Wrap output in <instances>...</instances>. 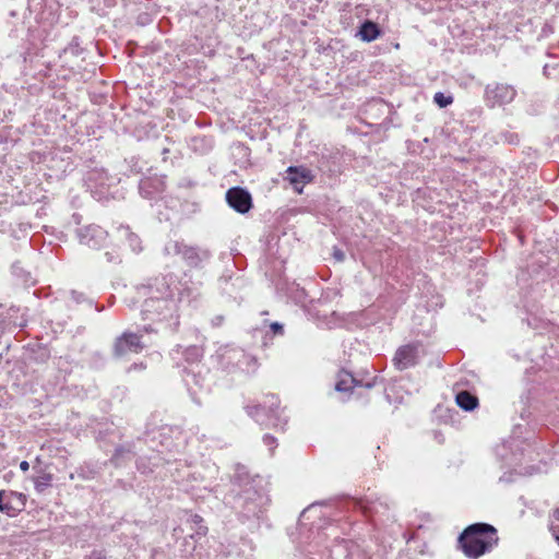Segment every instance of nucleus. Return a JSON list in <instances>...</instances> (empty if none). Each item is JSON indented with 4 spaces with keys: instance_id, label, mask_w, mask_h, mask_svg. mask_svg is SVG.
<instances>
[{
    "instance_id": "nucleus-16",
    "label": "nucleus",
    "mask_w": 559,
    "mask_h": 559,
    "mask_svg": "<svg viewBox=\"0 0 559 559\" xmlns=\"http://www.w3.org/2000/svg\"><path fill=\"white\" fill-rule=\"evenodd\" d=\"M106 552L102 549H95L93 550L88 556L87 559H106Z\"/></svg>"
},
{
    "instance_id": "nucleus-9",
    "label": "nucleus",
    "mask_w": 559,
    "mask_h": 559,
    "mask_svg": "<svg viewBox=\"0 0 559 559\" xmlns=\"http://www.w3.org/2000/svg\"><path fill=\"white\" fill-rule=\"evenodd\" d=\"M287 174L289 182L294 186L295 190L298 193L302 192V187L306 183H309L312 181L313 176L311 174V170L306 167H296L290 166L287 168Z\"/></svg>"
},
{
    "instance_id": "nucleus-12",
    "label": "nucleus",
    "mask_w": 559,
    "mask_h": 559,
    "mask_svg": "<svg viewBox=\"0 0 559 559\" xmlns=\"http://www.w3.org/2000/svg\"><path fill=\"white\" fill-rule=\"evenodd\" d=\"M356 385L355 378L347 371H340L337 374V381L335 384V389L338 392H347L350 391Z\"/></svg>"
},
{
    "instance_id": "nucleus-5",
    "label": "nucleus",
    "mask_w": 559,
    "mask_h": 559,
    "mask_svg": "<svg viewBox=\"0 0 559 559\" xmlns=\"http://www.w3.org/2000/svg\"><path fill=\"white\" fill-rule=\"evenodd\" d=\"M514 96L515 90L503 83L489 84L485 90V99L491 107L508 104L513 100Z\"/></svg>"
},
{
    "instance_id": "nucleus-21",
    "label": "nucleus",
    "mask_w": 559,
    "mask_h": 559,
    "mask_svg": "<svg viewBox=\"0 0 559 559\" xmlns=\"http://www.w3.org/2000/svg\"><path fill=\"white\" fill-rule=\"evenodd\" d=\"M552 518L557 522V524H559V508L554 510Z\"/></svg>"
},
{
    "instance_id": "nucleus-8",
    "label": "nucleus",
    "mask_w": 559,
    "mask_h": 559,
    "mask_svg": "<svg viewBox=\"0 0 559 559\" xmlns=\"http://www.w3.org/2000/svg\"><path fill=\"white\" fill-rule=\"evenodd\" d=\"M418 345L406 344L397 348L394 357L393 365L397 370H405L414 367L417 364Z\"/></svg>"
},
{
    "instance_id": "nucleus-4",
    "label": "nucleus",
    "mask_w": 559,
    "mask_h": 559,
    "mask_svg": "<svg viewBox=\"0 0 559 559\" xmlns=\"http://www.w3.org/2000/svg\"><path fill=\"white\" fill-rule=\"evenodd\" d=\"M144 347L141 334L126 331L115 340L112 353L116 357H123L129 354H139Z\"/></svg>"
},
{
    "instance_id": "nucleus-15",
    "label": "nucleus",
    "mask_w": 559,
    "mask_h": 559,
    "mask_svg": "<svg viewBox=\"0 0 559 559\" xmlns=\"http://www.w3.org/2000/svg\"><path fill=\"white\" fill-rule=\"evenodd\" d=\"M51 479L52 477L50 474H45L43 477L37 478L35 480V489L38 492H43L47 487L50 486Z\"/></svg>"
},
{
    "instance_id": "nucleus-17",
    "label": "nucleus",
    "mask_w": 559,
    "mask_h": 559,
    "mask_svg": "<svg viewBox=\"0 0 559 559\" xmlns=\"http://www.w3.org/2000/svg\"><path fill=\"white\" fill-rule=\"evenodd\" d=\"M549 531L551 532L554 538L556 539V542L559 545V524H554V523L550 524Z\"/></svg>"
},
{
    "instance_id": "nucleus-3",
    "label": "nucleus",
    "mask_w": 559,
    "mask_h": 559,
    "mask_svg": "<svg viewBox=\"0 0 559 559\" xmlns=\"http://www.w3.org/2000/svg\"><path fill=\"white\" fill-rule=\"evenodd\" d=\"M281 405L280 397L276 394L269 393L261 400L246 406L247 414L261 425H267L277 417Z\"/></svg>"
},
{
    "instance_id": "nucleus-7",
    "label": "nucleus",
    "mask_w": 559,
    "mask_h": 559,
    "mask_svg": "<svg viewBox=\"0 0 559 559\" xmlns=\"http://www.w3.org/2000/svg\"><path fill=\"white\" fill-rule=\"evenodd\" d=\"M226 201L231 209L240 214L248 213L252 207L251 194L240 187L228 189L226 192Z\"/></svg>"
},
{
    "instance_id": "nucleus-2",
    "label": "nucleus",
    "mask_w": 559,
    "mask_h": 559,
    "mask_svg": "<svg viewBox=\"0 0 559 559\" xmlns=\"http://www.w3.org/2000/svg\"><path fill=\"white\" fill-rule=\"evenodd\" d=\"M499 544L498 531L488 523L466 526L457 538V548L469 559H478Z\"/></svg>"
},
{
    "instance_id": "nucleus-18",
    "label": "nucleus",
    "mask_w": 559,
    "mask_h": 559,
    "mask_svg": "<svg viewBox=\"0 0 559 559\" xmlns=\"http://www.w3.org/2000/svg\"><path fill=\"white\" fill-rule=\"evenodd\" d=\"M333 257L336 261L342 262L345 259V253L341 249L335 247L333 249Z\"/></svg>"
},
{
    "instance_id": "nucleus-6",
    "label": "nucleus",
    "mask_w": 559,
    "mask_h": 559,
    "mask_svg": "<svg viewBox=\"0 0 559 559\" xmlns=\"http://www.w3.org/2000/svg\"><path fill=\"white\" fill-rule=\"evenodd\" d=\"M26 497L15 491L0 490V511L9 516H15L24 510Z\"/></svg>"
},
{
    "instance_id": "nucleus-13",
    "label": "nucleus",
    "mask_w": 559,
    "mask_h": 559,
    "mask_svg": "<svg viewBox=\"0 0 559 559\" xmlns=\"http://www.w3.org/2000/svg\"><path fill=\"white\" fill-rule=\"evenodd\" d=\"M357 507L364 513L365 516L371 518L376 510V503L366 500H359Z\"/></svg>"
},
{
    "instance_id": "nucleus-11",
    "label": "nucleus",
    "mask_w": 559,
    "mask_h": 559,
    "mask_svg": "<svg viewBox=\"0 0 559 559\" xmlns=\"http://www.w3.org/2000/svg\"><path fill=\"white\" fill-rule=\"evenodd\" d=\"M456 403L464 411H473L478 405V399L468 391H461L456 394Z\"/></svg>"
},
{
    "instance_id": "nucleus-10",
    "label": "nucleus",
    "mask_w": 559,
    "mask_h": 559,
    "mask_svg": "<svg viewBox=\"0 0 559 559\" xmlns=\"http://www.w3.org/2000/svg\"><path fill=\"white\" fill-rule=\"evenodd\" d=\"M381 35V29L379 25L370 20L365 21L357 33V36L360 37L361 40L370 43L376 40Z\"/></svg>"
},
{
    "instance_id": "nucleus-20",
    "label": "nucleus",
    "mask_w": 559,
    "mask_h": 559,
    "mask_svg": "<svg viewBox=\"0 0 559 559\" xmlns=\"http://www.w3.org/2000/svg\"><path fill=\"white\" fill-rule=\"evenodd\" d=\"M20 468H21V471H23V472H27V471H28V468H29V464H28V462H27V461H22V462L20 463Z\"/></svg>"
},
{
    "instance_id": "nucleus-22",
    "label": "nucleus",
    "mask_w": 559,
    "mask_h": 559,
    "mask_svg": "<svg viewBox=\"0 0 559 559\" xmlns=\"http://www.w3.org/2000/svg\"><path fill=\"white\" fill-rule=\"evenodd\" d=\"M144 331H145L146 333H150V332H152V329H151V328H148V326H145V328H144Z\"/></svg>"
},
{
    "instance_id": "nucleus-1",
    "label": "nucleus",
    "mask_w": 559,
    "mask_h": 559,
    "mask_svg": "<svg viewBox=\"0 0 559 559\" xmlns=\"http://www.w3.org/2000/svg\"><path fill=\"white\" fill-rule=\"evenodd\" d=\"M142 318L153 322H173L179 324V299L169 285L162 281L142 306Z\"/></svg>"
},
{
    "instance_id": "nucleus-19",
    "label": "nucleus",
    "mask_w": 559,
    "mask_h": 559,
    "mask_svg": "<svg viewBox=\"0 0 559 559\" xmlns=\"http://www.w3.org/2000/svg\"><path fill=\"white\" fill-rule=\"evenodd\" d=\"M271 330L274 332V333H282L283 332V326L278 323V322H273L271 324Z\"/></svg>"
},
{
    "instance_id": "nucleus-14",
    "label": "nucleus",
    "mask_w": 559,
    "mask_h": 559,
    "mask_svg": "<svg viewBox=\"0 0 559 559\" xmlns=\"http://www.w3.org/2000/svg\"><path fill=\"white\" fill-rule=\"evenodd\" d=\"M435 103L440 107L444 108L453 103V96L451 95H444L441 92H437L433 96Z\"/></svg>"
}]
</instances>
